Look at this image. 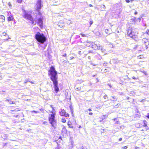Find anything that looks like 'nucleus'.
Segmentation results:
<instances>
[{
    "mask_svg": "<svg viewBox=\"0 0 149 149\" xmlns=\"http://www.w3.org/2000/svg\"><path fill=\"white\" fill-rule=\"evenodd\" d=\"M48 75L50 76V78L53 81L54 86V90L57 93L59 91L58 86V77L57 72L55 70L54 67L52 66L48 71Z\"/></svg>",
    "mask_w": 149,
    "mask_h": 149,
    "instance_id": "f257e3e1",
    "label": "nucleus"
},
{
    "mask_svg": "<svg viewBox=\"0 0 149 149\" xmlns=\"http://www.w3.org/2000/svg\"><path fill=\"white\" fill-rule=\"evenodd\" d=\"M137 34L136 30L132 28H130L127 30L128 36L135 40H137Z\"/></svg>",
    "mask_w": 149,
    "mask_h": 149,
    "instance_id": "f03ea898",
    "label": "nucleus"
},
{
    "mask_svg": "<svg viewBox=\"0 0 149 149\" xmlns=\"http://www.w3.org/2000/svg\"><path fill=\"white\" fill-rule=\"evenodd\" d=\"M35 38L41 44H43L46 41L47 38L42 33L38 32L35 35Z\"/></svg>",
    "mask_w": 149,
    "mask_h": 149,
    "instance_id": "7ed1b4c3",
    "label": "nucleus"
},
{
    "mask_svg": "<svg viewBox=\"0 0 149 149\" xmlns=\"http://www.w3.org/2000/svg\"><path fill=\"white\" fill-rule=\"evenodd\" d=\"M23 15L24 18L25 19H29L31 21L32 24L35 25L36 24V21H35V22H34L32 16L30 14H28L27 13L25 10L24 11Z\"/></svg>",
    "mask_w": 149,
    "mask_h": 149,
    "instance_id": "20e7f679",
    "label": "nucleus"
},
{
    "mask_svg": "<svg viewBox=\"0 0 149 149\" xmlns=\"http://www.w3.org/2000/svg\"><path fill=\"white\" fill-rule=\"evenodd\" d=\"M55 113L52 112V113L49 114V123L51 124L52 126H54V123L55 122Z\"/></svg>",
    "mask_w": 149,
    "mask_h": 149,
    "instance_id": "39448f33",
    "label": "nucleus"
},
{
    "mask_svg": "<svg viewBox=\"0 0 149 149\" xmlns=\"http://www.w3.org/2000/svg\"><path fill=\"white\" fill-rule=\"evenodd\" d=\"M42 3L41 0H38L37 3L36 4L37 8L36 10L38 12L39 15H41V13L39 12L40 10L42 8Z\"/></svg>",
    "mask_w": 149,
    "mask_h": 149,
    "instance_id": "423d86ee",
    "label": "nucleus"
},
{
    "mask_svg": "<svg viewBox=\"0 0 149 149\" xmlns=\"http://www.w3.org/2000/svg\"><path fill=\"white\" fill-rule=\"evenodd\" d=\"M43 17L42 16L40 17L38 19V22H37L38 24L42 28L43 27Z\"/></svg>",
    "mask_w": 149,
    "mask_h": 149,
    "instance_id": "0eeeda50",
    "label": "nucleus"
},
{
    "mask_svg": "<svg viewBox=\"0 0 149 149\" xmlns=\"http://www.w3.org/2000/svg\"><path fill=\"white\" fill-rule=\"evenodd\" d=\"M142 43L145 45L146 48H147V46L149 44V42L148 39L146 38H144L142 40Z\"/></svg>",
    "mask_w": 149,
    "mask_h": 149,
    "instance_id": "6e6552de",
    "label": "nucleus"
},
{
    "mask_svg": "<svg viewBox=\"0 0 149 149\" xmlns=\"http://www.w3.org/2000/svg\"><path fill=\"white\" fill-rule=\"evenodd\" d=\"M62 134H63V136H66L67 134V131L66 128L65 127H64L62 129Z\"/></svg>",
    "mask_w": 149,
    "mask_h": 149,
    "instance_id": "1a4fd4ad",
    "label": "nucleus"
},
{
    "mask_svg": "<svg viewBox=\"0 0 149 149\" xmlns=\"http://www.w3.org/2000/svg\"><path fill=\"white\" fill-rule=\"evenodd\" d=\"M93 43V42L91 41H87V42L86 43V45L87 46H88V47H90L91 45L92 46H93V45H92Z\"/></svg>",
    "mask_w": 149,
    "mask_h": 149,
    "instance_id": "9d476101",
    "label": "nucleus"
},
{
    "mask_svg": "<svg viewBox=\"0 0 149 149\" xmlns=\"http://www.w3.org/2000/svg\"><path fill=\"white\" fill-rule=\"evenodd\" d=\"M95 45H96L97 49H100V50H102V46H100V44H95Z\"/></svg>",
    "mask_w": 149,
    "mask_h": 149,
    "instance_id": "9b49d317",
    "label": "nucleus"
},
{
    "mask_svg": "<svg viewBox=\"0 0 149 149\" xmlns=\"http://www.w3.org/2000/svg\"><path fill=\"white\" fill-rule=\"evenodd\" d=\"M13 19V17L12 16H10L8 17V20L9 22L12 21Z\"/></svg>",
    "mask_w": 149,
    "mask_h": 149,
    "instance_id": "f8f14e48",
    "label": "nucleus"
},
{
    "mask_svg": "<svg viewBox=\"0 0 149 149\" xmlns=\"http://www.w3.org/2000/svg\"><path fill=\"white\" fill-rule=\"evenodd\" d=\"M112 99H111L110 100L112 101H114V100L116 101L117 100V98L115 96L111 97Z\"/></svg>",
    "mask_w": 149,
    "mask_h": 149,
    "instance_id": "ddd939ff",
    "label": "nucleus"
},
{
    "mask_svg": "<svg viewBox=\"0 0 149 149\" xmlns=\"http://www.w3.org/2000/svg\"><path fill=\"white\" fill-rule=\"evenodd\" d=\"M65 111L64 109H63L61 112V116H64L65 114Z\"/></svg>",
    "mask_w": 149,
    "mask_h": 149,
    "instance_id": "4468645a",
    "label": "nucleus"
},
{
    "mask_svg": "<svg viewBox=\"0 0 149 149\" xmlns=\"http://www.w3.org/2000/svg\"><path fill=\"white\" fill-rule=\"evenodd\" d=\"M68 126L70 128H72L73 127L72 125L71 124V123L70 122H68Z\"/></svg>",
    "mask_w": 149,
    "mask_h": 149,
    "instance_id": "2eb2a0df",
    "label": "nucleus"
},
{
    "mask_svg": "<svg viewBox=\"0 0 149 149\" xmlns=\"http://www.w3.org/2000/svg\"><path fill=\"white\" fill-rule=\"evenodd\" d=\"M57 25L60 28L64 26L63 24V23H60L59 24H58Z\"/></svg>",
    "mask_w": 149,
    "mask_h": 149,
    "instance_id": "dca6fc26",
    "label": "nucleus"
},
{
    "mask_svg": "<svg viewBox=\"0 0 149 149\" xmlns=\"http://www.w3.org/2000/svg\"><path fill=\"white\" fill-rule=\"evenodd\" d=\"M0 19H1L3 20L4 21L5 20V17L3 15H0Z\"/></svg>",
    "mask_w": 149,
    "mask_h": 149,
    "instance_id": "f3484780",
    "label": "nucleus"
},
{
    "mask_svg": "<svg viewBox=\"0 0 149 149\" xmlns=\"http://www.w3.org/2000/svg\"><path fill=\"white\" fill-rule=\"evenodd\" d=\"M147 122L146 120H144L143 121V123H144L143 126H144V127L147 126V124H146Z\"/></svg>",
    "mask_w": 149,
    "mask_h": 149,
    "instance_id": "a211bd4d",
    "label": "nucleus"
},
{
    "mask_svg": "<svg viewBox=\"0 0 149 149\" xmlns=\"http://www.w3.org/2000/svg\"><path fill=\"white\" fill-rule=\"evenodd\" d=\"M64 116L66 117H68L69 116V115L68 113L65 112V114L64 115Z\"/></svg>",
    "mask_w": 149,
    "mask_h": 149,
    "instance_id": "6ab92c4d",
    "label": "nucleus"
},
{
    "mask_svg": "<svg viewBox=\"0 0 149 149\" xmlns=\"http://www.w3.org/2000/svg\"><path fill=\"white\" fill-rule=\"evenodd\" d=\"M31 113H39V112L38 111H31Z\"/></svg>",
    "mask_w": 149,
    "mask_h": 149,
    "instance_id": "aec40b11",
    "label": "nucleus"
},
{
    "mask_svg": "<svg viewBox=\"0 0 149 149\" xmlns=\"http://www.w3.org/2000/svg\"><path fill=\"white\" fill-rule=\"evenodd\" d=\"M66 121V120L65 118H63L62 119V122L63 123H65Z\"/></svg>",
    "mask_w": 149,
    "mask_h": 149,
    "instance_id": "412c9836",
    "label": "nucleus"
},
{
    "mask_svg": "<svg viewBox=\"0 0 149 149\" xmlns=\"http://www.w3.org/2000/svg\"><path fill=\"white\" fill-rule=\"evenodd\" d=\"M119 121L118 120H116L115 123V124H119Z\"/></svg>",
    "mask_w": 149,
    "mask_h": 149,
    "instance_id": "4be33fe9",
    "label": "nucleus"
},
{
    "mask_svg": "<svg viewBox=\"0 0 149 149\" xmlns=\"http://www.w3.org/2000/svg\"><path fill=\"white\" fill-rule=\"evenodd\" d=\"M9 103L10 104H15V102L13 101H10Z\"/></svg>",
    "mask_w": 149,
    "mask_h": 149,
    "instance_id": "5701e85b",
    "label": "nucleus"
},
{
    "mask_svg": "<svg viewBox=\"0 0 149 149\" xmlns=\"http://www.w3.org/2000/svg\"><path fill=\"white\" fill-rule=\"evenodd\" d=\"M80 35H81L82 37H86V36L84 34L80 33Z\"/></svg>",
    "mask_w": 149,
    "mask_h": 149,
    "instance_id": "b1692460",
    "label": "nucleus"
},
{
    "mask_svg": "<svg viewBox=\"0 0 149 149\" xmlns=\"http://www.w3.org/2000/svg\"><path fill=\"white\" fill-rule=\"evenodd\" d=\"M146 33L149 35V29L147 30L146 31Z\"/></svg>",
    "mask_w": 149,
    "mask_h": 149,
    "instance_id": "393cba45",
    "label": "nucleus"
},
{
    "mask_svg": "<svg viewBox=\"0 0 149 149\" xmlns=\"http://www.w3.org/2000/svg\"><path fill=\"white\" fill-rule=\"evenodd\" d=\"M22 0H17V2L19 3H21L22 2Z\"/></svg>",
    "mask_w": 149,
    "mask_h": 149,
    "instance_id": "a878e982",
    "label": "nucleus"
},
{
    "mask_svg": "<svg viewBox=\"0 0 149 149\" xmlns=\"http://www.w3.org/2000/svg\"><path fill=\"white\" fill-rule=\"evenodd\" d=\"M136 126L137 127H140V124H137L136 125Z\"/></svg>",
    "mask_w": 149,
    "mask_h": 149,
    "instance_id": "bb28decb",
    "label": "nucleus"
},
{
    "mask_svg": "<svg viewBox=\"0 0 149 149\" xmlns=\"http://www.w3.org/2000/svg\"><path fill=\"white\" fill-rule=\"evenodd\" d=\"M29 81L28 80H25L24 81V83H26L28 82Z\"/></svg>",
    "mask_w": 149,
    "mask_h": 149,
    "instance_id": "cd10ccee",
    "label": "nucleus"
},
{
    "mask_svg": "<svg viewBox=\"0 0 149 149\" xmlns=\"http://www.w3.org/2000/svg\"><path fill=\"white\" fill-rule=\"evenodd\" d=\"M107 97V95H105L104 96V98L105 99H106Z\"/></svg>",
    "mask_w": 149,
    "mask_h": 149,
    "instance_id": "c85d7f7f",
    "label": "nucleus"
},
{
    "mask_svg": "<svg viewBox=\"0 0 149 149\" xmlns=\"http://www.w3.org/2000/svg\"><path fill=\"white\" fill-rule=\"evenodd\" d=\"M51 107H52V111L51 112V113H52V112H53V113H54V112L53 111V110H54V109L53 107H52V106H51Z\"/></svg>",
    "mask_w": 149,
    "mask_h": 149,
    "instance_id": "c756f323",
    "label": "nucleus"
},
{
    "mask_svg": "<svg viewBox=\"0 0 149 149\" xmlns=\"http://www.w3.org/2000/svg\"><path fill=\"white\" fill-rule=\"evenodd\" d=\"M127 146H125L123 147H122V148H123V149H126L127 148Z\"/></svg>",
    "mask_w": 149,
    "mask_h": 149,
    "instance_id": "7c9ffc66",
    "label": "nucleus"
},
{
    "mask_svg": "<svg viewBox=\"0 0 149 149\" xmlns=\"http://www.w3.org/2000/svg\"><path fill=\"white\" fill-rule=\"evenodd\" d=\"M20 109H19V108H17V109H16L15 110L16 111H20Z\"/></svg>",
    "mask_w": 149,
    "mask_h": 149,
    "instance_id": "2f4dec72",
    "label": "nucleus"
},
{
    "mask_svg": "<svg viewBox=\"0 0 149 149\" xmlns=\"http://www.w3.org/2000/svg\"><path fill=\"white\" fill-rule=\"evenodd\" d=\"M93 23V21H91L90 22V24L91 25Z\"/></svg>",
    "mask_w": 149,
    "mask_h": 149,
    "instance_id": "473e14b6",
    "label": "nucleus"
},
{
    "mask_svg": "<svg viewBox=\"0 0 149 149\" xmlns=\"http://www.w3.org/2000/svg\"><path fill=\"white\" fill-rule=\"evenodd\" d=\"M70 110H71L72 109H73V108L71 105H70Z\"/></svg>",
    "mask_w": 149,
    "mask_h": 149,
    "instance_id": "72a5a7b5",
    "label": "nucleus"
},
{
    "mask_svg": "<svg viewBox=\"0 0 149 149\" xmlns=\"http://www.w3.org/2000/svg\"><path fill=\"white\" fill-rule=\"evenodd\" d=\"M70 111H71V112L73 114V109H72L70 110Z\"/></svg>",
    "mask_w": 149,
    "mask_h": 149,
    "instance_id": "f704fd0d",
    "label": "nucleus"
},
{
    "mask_svg": "<svg viewBox=\"0 0 149 149\" xmlns=\"http://www.w3.org/2000/svg\"><path fill=\"white\" fill-rule=\"evenodd\" d=\"M107 85L109 86L110 87H111L112 86L111 85V84H107Z\"/></svg>",
    "mask_w": 149,
    "mask_h": 149,
    "instance_id": "c9c22d12",
    "label": "nucleus"
},
{
    "mask_svg": "<svg viewBox=\"0 0 149 149\" xmlns=\"http://www.w3.org/2000/svg\"><path fill=\"white\" fill-rule=\"evenodd\" d=\"M104 119V118H102V120H99V122H101Z\"/></svg>",
    "mask_w": 149,
    "mask_h": 149,
    "instance_id": "e433bc0d",
    "label": "nucleus"
},
{
    "mask_svg": "<svg viewBox=\"0 0 149 149\" xmlns=\"http://www.w3.org/2000/svg\"><path fill=\"white\" fill-rule=\"evenodd\" d=\"M102 7L103 8H104V9H105V6L104 5H103L102 6Z\"/></svg>",
    "mask_w": 149,
    "mask_h": 149,
    "instance_id": "4c0bfd02",
    "label": "nucleus"
},
{
    "mask_svg": "<svg viewBox=\"0 0 149 149\" xmlns=\"http://www.w3.org/2000/svg\"><path fill=\"white\" fill-rule=\"evenodd\" d=\"M93 114V113L92 112H90L89 113V115H92Z\"/></svg>",
    "mask_w": 149,
    "mask_h": 149,
    "instance_id": "58836bf2",
    "label": "nucleus"
},
{
    "mask_svg": "<svg viewBox=\"0 0 149 149\" xmlns=\"http://www.w3.org/2000/svg\"><path fill=\"white\" fill-rule=\"evenodd\" d=\"M125 1L127 3H129L130 2V1L129 0H125Z\"/></svg>",
    "mask_w": 149,
    "mask_h": 149,
    "instance_id": "ea45409f",
    "label": "nucleus"
},
{
    "mask_svg": "<svg viewBox=\"0 0 149 149\" xmlns=\"http://www.w3.org/2000/svg\"><path fill=\"white\" fill-rule=\"evenodd\" d=\"M147 117L148 118H149V113H148V115L147 116Z\"/></svg>",
    "mask_w": 149,
    "mask_h": 149,
    "instance_id": "a19ab883",
    "label": "nucleus"
},
{
    "mask_svg": "<svg viewBox=\"0 0 149 149\" xmlns=\"http://www.w3.org/2000/svg\"><path fill=\"white\" fill-rule=\"evenodd\" d=\"M115 108H117V107H118V104H117L115 106Z\"/></svg>",
    "mask_w": 149,
    "mask_h": 149,
    "instance_id": "79ce46f5",
    "label": "nucleus"
},
{
    "mask_svg": "<svg viewBox=\"0 0 149 149\" xmlns=\"http://www.w3.org/2000/svg\"><path fill=\"white\" fill-rule=\"evenodd\" d=\"M132 78L133 79H136V78L135 77H134L133 76L132 77Z\"/></svg>",
    "mask_w": 149,
    "mask_h": 149,
    "instance_id": "37998d69",
    "label": "nucleus"
},
{
    "mask_svg": "<svg viewBox=\"0 0 149 149\" xmlns=\"http://www.w3.org/2000/svg\"><path fill=\"white\" fill-rule=\"evenodd\" d=\"M7 144V143H5L4 144V145H3V147L5 146H6Z\"/></svg>",
    "mask_w": 149,
    "mask_h": 149,
    "instance_id": "c03bdc74",
    "label": "nucleus"
},
{
    "mask_svg": "<svg viewBox=\"0 0 149 149\" xmlns=\"http://www.w3.org/2000/svg\"><path fill=\"white\" fill-rule=\"evenodd\" d=\"M134 14L135 15H136V14H137V12H136V11L134 13Z\"/></svg>",
    "mask_w": 149,
    "mask_h": 149,
    "instance_id": "a18cd8bd",
    "label": "nucleus"
},
{
    "mask_svg": "<svg viewBox=\"0 0 149 149\" xmlns=\"http://www.w3.org/2000/svg\"><path fill=\"white\" fill-rule=\"evenodd\" d=\"M67 54H65L64 55H63V56L64 57H65L66 56Z\"/></svg>",
    "mask_w": 149,
    "mask_h": 149,
    "instance_id": "49530a36",
    "label": "nucleus"
},
{
    "mask_svg": "<svg viewBox=\"0 0 149 149\" xmlns=\"http://www.w3.org/2000/svg\"><path fill=\"white\" fill-rule=\"evenodd\" d=\"M122 140V138H120L119 139V140L120 141H121Z\"/></svg>",
    "mask_w": 149,
    "mask_h": 149,
    "instance_id": "de8ad7c7",
    "label": "nucleus"
},
{
    "mask_svg": "<svg viewBox=\"0 0 149 149\" xmlns=\"http://www.w3.org/2000/svg\"><path fill=\"white\" fill-rule=\"evenodd\" d=\"M106 65H107L105 63H104L103 64V65L104 66H106Z\"/></svg>",
    "mask_w": 149,
    "mask_h": 149,
    "instance_id": "09e8293b",
    "label": "nucleus"
},
{
    "mask_svg": "<svg viewBox=\"0 0 149 149\" xmlns=\"http://www.w3.org/2000/svg\"><path fill=\"white\" fill-rule=\"evenodd\" d=\"M118 128V129H121V126H119Z\"/></svg>",
    "mask_w": 149,
    "mask_h": 149,
    "instance_id": "8fccbe9b",
    "label": "nucleus"
},
{
    "mask_svg": "<svg viewBox=\"0 0 149 149\" xmlns=\"http://www.w3.org/2000/svg\"><path fill=\"white\" fill-rule=\"evenodd\" d=\"M135 149H139V147H135Z\"/></svg>",
    "mask_w": 149,
    "mask_h": 149,
    "instance_id": "3c124183",
    "label": "nucleus"
},
{
    "mask_svg": "<svg viewBox=\"0 0 149 149\" xmlns=\"http://www.w3.org/2000/svg\"><path fill=\"white\" fill-rule=\"evenodd\" d=\"M107 70L106 69H105L104 70V72H107Z\"/></svg>",
    "mask_w": 149,
    "mask_h": 149,
    "instance_id": "603ef678",
    "label": "nucleus"
},
{
    "mask_svg": "<svg viewBox=\"0 0 149 149\" xmlns=\"http://www.w3.org/2000/svg\"><path fill=\"white\" fill-rule=\"evenodd\" d=\"M88 110L89 111H91L92 109H88Z\"/></svg>",
    "mask_w": 149,
    "mask_h": 149,
    "instance_id": "864d4df0",
    "label": "nucleus"
},
{
    "mask_svg": "<svg viewBox=\"0 0 149 149\" xmlns=\"http://www.w3.org/2000/svg\"><path fill=\"white\" fill-rule=\"evenodd\" d=\"M117 120V119L116 118H115L113 120H114V121H115L116 120Z\"/></svg>",
    "mask_w": 149,
    "mask_h": 149,
    "instance_id": "5fc2aeb1",
    "label": "nucleus"
},
{
    "mask_svg": "<svg viewBox=\"0 0 149 149\" xmlns=\"http://www.w3.org/2000/svg\"><path fill=\"white\" fill-rule=\"evenodd\" d=\"M2 77L1 76H0V80H1L2 79Z\"/></svg>",
    "mask_w": 149,
    "mask_h": 149,
    "instance_id": "6e6d98bb",
    "label": "nucleus"
},
{
    "mask_svg": "<svg viewBox=\"0 0 149 149\" xmlns=\"http://www.w3.org/2000/svg\"><path fill=\"white\" fill-rule=\"evenodd\" d=\"M3 34H4V36H5L6 35V33H3Z\"/></svg>",
    "mask_w": 149,
    "mask_h": 149,
    "instance_id": "4d7b16f0",
    "label": "nucleus"
},
{
    "mask_svg": "<svg viewBox=\"0 0 149 149\" xmlns=\"http://www.w3.org/2000/svg\"><path fill=\"white\" fill-rule=\"evenodd\" d=\"M88 58L89 59H91V57H90V56H88Z\"/></svg>",
    "mask_w": 149,
    "mask_h": 149,
    "instance_id": "13d9d810",
    "label": "nucleus"
},
{
    "mask_svg": "<svg viewBox=\"0 0 149 149\" xmlns=\"http://www.w3.org/2000/svg\"><path fill=\"white\" fill-rule=\"evenodd\" d=\"M89 6L90 7H91V6H92V5L91 4H90L89 5Z\"/></svg>",
    "mask_w": 149,
    "mask_h": 149,
    "instance_id": "bf43d9fd",
    "label": "nucleus"
},
{
    "mask_svg": "<svg viewBox=\"0 0 149 149\" xmlns=\"http://www.w3.org/2000/svg\"><path fill=\"white\" fill-rule=\"evenodd\" d=\"M127 99L128 100L129 99V97H127Z\"/></svg>",
    "mask_w": 149,
    "mask_h": 149,
    "instance_id": "052dcab7",
    "label": "nucleus"
},
{
    "mask_svg": "<svg viewBox=\"0 0 149 149\" xmlns=\"http://www.w3.org/2000/svg\"><path fill=\"white\" fill-rule=\"evenodd\" d=\"M80 149H84V148L83 147H81V148H80Z\"/></svg>",
    "mask_w": 149,
    "mask_h": 149,
    "instance_id": "680f3d73",
    "label": "nucleus"
},
{
    "mask_svg": "<svg viewBox=\"0 0 149 149\" xmlns=\"http://www.w3.org/2000/svg\"><path fill=\"white\" fill-rule=\"evenodd\" d=\"M96 75H93V77H95V76Z\"/></svg>",
    "mask_w": 149,
    "mask_h": 149,
    "instance_id": "e2e57ef3",
    "label": "nucleus"
},
{
    "mask_svg": "<svg viewBox=\"0 0 149 149\" xmlns=\"http://www.w3.org/2000/svg\"><path fill=\"white\" fill-rule=\"evenodd\" d=\"M6 100V101H9V100Z\"/></svg>",
    "mask_w": 149,
    "mask_h": 149,
    "instance_id": "0e129e2a",
    "label": "nucleus"
},
{
    "mask_svg": "<svg viewBox=\"0 0 149 149\" xmlns=\"http://www.w3.org/2000/svg\"><path fill=\"white\" fill-rule=\"evenodd\" d=\"M30 82L32 84H33V83L32 82H31V81H30Z\"/></svg>",
    "mask_w": 149,
    "mask_h": 149,
    "instance_id": "69168bd1",
    "label": "nucleus"
},
{
    "mask_svg": "<svg viewBox=\"0 0 149 149\" xmlns=\"http://www.w3.org/2000/svg\"><path fill=\"white\" fill-rule=\"evenodd\" d=\"M76 89H77V90H79V89L78 88H77Z\"/></svg>",
    "mask_w": 149,
    "mask_h": 149,
    "instance_id": "338daca9",
    "label": "nucleus"
},
{
    "mask_svg": "<svg viewBox=\"0 0 149 149\" xmlns=\"http://www.w3.org/2000/svg\"><path fill=\"white\" fill-rule=\"evenodd\" d=\"M137 47V46H136V47H135V48H136Z\"/></svg>",
    "mask_w": 149,
    "mask_h": 149,
    "instance_id": "774afa93",
    "label": "nucleus"
}]
</instances>
